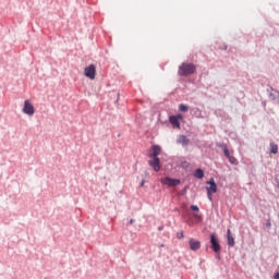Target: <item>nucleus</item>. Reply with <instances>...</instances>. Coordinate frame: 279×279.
I'll use <instances>...</instances> for the list:
<instances>
[{"instance_id": "13", "label": "nucleus", "mask_w": 279, "mask_h": 279, "mask_svg": "<svg viewBox=\"0 0 279 279\" xmlns=\"http://www.w3.org/2000/svg\"><path fill=\"white\" fill-rule=\"evenodd\" d=\"M270 154H278V145L274 142L270 143Z\"/></svg>"}, {"instance_id": "24", "label": "nucleus", "mask_w": 279, "mask_h": 279, "mask_svg": "<svg viewBox=\"0 0 279 279\" xmlns=\"http://www.w3.org/2000/svg\"><path fill=\"white\" fill-rule=\"evenodd\" d=\"M130 223H134V220H130Z\"/></svg>"}, {"instance_id": "14", "label": "nucleus", "mask_w": 279, "mask_h": 279, "mask_svg": "<svg viewBox=\"0 0 279 279\" xmlns=\"http://www.w3.org/2000/svg\"><path fill=\"white\" fill-rule=\"evenodd\" d=\"M195 178H197L198 180H202V178H204V170L202 169H197L194 173Z\"/></svg>"}, {"instance_id": "19", "label": "nucleus", "mask_w": 279, "mask_h": 279, "mask_svg": "<svg viewBox=\"0 0 279 279\" xmlns=\"http://www.w3.org/2000/svg\"><path fill=\"white\" fill-rule=\"evenodd\" d=\"M177 238H178V239H184V232H182V231H181V232H178V233H177Z\"/></svg>"}, {"instance_id": "25", "label": "nucleus", "mask_w": 279, "mask_h": 279, "mask_svg": "<svg viewBox=\"0 0 279 279\" xmlns=\"http://www.w3.org/2000/svg\"><path fill=\"white\" fill-rule=\"evenodd\" d=\"M159 230H162V227H161V228H159Z\"/></svg>"}, {"instance_id": "20", "label": "nucleus", "mask_w": 279, "mask_h": 279, "mask_svg": "<svg viewBox=\"0 0 279 279\" xmlns=\"http://www.w3.org/2000/svg\"><path fill=\"white\" fill-rule=\"evenodd\" d=\"M266 228H268V230L271 229V220L268 219L266 221Z\"/></svg>"}, {"instance_id": "8", "label": "nucleus", "mask_w": 279, "mask_h": 279, "mask_svg": "<svg viewBox=\"0 0 279 279\" xmlns=\"http://www.w3.org/2000/svg\"><path fill=\"white\" fill-rule=\"evenodd\" d=\"M161 184H165L166 186H178L180 184V180L171 179V178H163V179H161Z\"/></svg>"}, {"instance_id": "23", "label": "nucleus", "mask_w": 279, "mask_h": 279, "mask_svg": "<svg viewBox=\"0 0 279 279\" xmlns=\"http://www.w3.org/2000/svg\"><path fill=\"white\" fill-rule=\"evenodd\" d=\"M144 184H145V181L142 182L141 186H144Z\"/></svg>"}, {"instance_id": "17", "label": "nucleus", "mask_w": 279, "mask_h": 279, "mask_svg": "<svg viewBox=\"0 0 279 279\" xmlns=\"http://www.w3.org/2000/svg\"><path fill=\"white\" fill-rule=\"evenodd\" d=\"M223 154H225V156H226V158H229V157H231L232 155L230 154V150L228 149V147H223Z\"/></svg>"}, {"instance_id": "21", "label": "nucleus", "mask_w": 279, "mask_h": 279, "mask_svg": "<svg viewBox=\"0 0 279 279\" xmlns=\"http://www.w3.org/2000/svg\"><path fill=\"white\" fill-rule=\"evenodd\" d=\"M195 219H202V216L194 214Z\"/></svg>"}, {"instance_id": "12", "label": "nucleus", "mask_w": 279, "mask_h": 279, "mask_svg": "<svg viewBox=\"0 0 279 279\" xmlns=\"http://www.w3.org/2000/svg\"><path fill=\"white\" fill-rule=\"evenodd\" d=\"M161 150L160 146H153V154H150V158H158Z\"/></svg>"}, {"instance_id": "4", "label": "nucleus", "mask_w": 279, "mask_h": 279, "mask_svg": "<svg viewBox=\"0 0 279 279\" xmlns=\"http://www.w3.org/2000/svg\"><path fill=\"white\" fill-rule=\"evenodd\" d=\"M23 112H24V114H27L28 117H34L36 109L34 108V105H32V102H29V100L24 101Z\"/></svg>"}, {"instance_id": "2", "label": "nucleus", "mask_w": 279, "mask_h": 279, "mask_svg": "<svg viewBox=\"0 0 279 279\" xmlns=\"http://www.w3.org/2000/svg\"><path fill=\"white\" fill-rule=\"evenodd\" d=\"M207 184L209 185L206 187L208 199L213 202V195L214 193H217V183H215V179L211 178L207 181Z\"/></svg>"}, {"instance_id": "16", "label": "nucleus", "mask_w": 279, "mask_h": 279, "mask_svg": "<svg viewBox=\"0 0 279 279\" xmlns=\"http://www.w3.org/2000/svg\"><path fill=\"white\" fill-rule=\"evenodd\" d=\"M228 160L231 165H239V161L232 155L228 158Z\"/></svg>"}, {"instance_id": "6", "label": "nucleus", "mask_w": 279, "mask_h": 279, "mask_svg": "<svg viewBox=\"0 0 279 279\" xmlns=\"http://www.w3.org/2000/svg\"><path fill=\"white\" fill-rule=\"evenodd\" d=\"M210 243H211V250L214 252H221V245L219 244V241H217V238L215 236V233L210 235Z\"/></svg>"}, {"instance_id": "1", "label": "nucleus", "mask_w": 279, "mask_h": 279, "mask_svg": "<svg viewBox=\"0 0 279 279\" xmlns=\"http://www.w3.org/2000/svg\"><path fill=\"white\" fill-rule=\"evenodd\" d=\"M197 71V66L193 63H182L179 66L178 73L181 77H187V75H193Z\"/></svg>"}, {"instance_id": "15", "label": "nucleus", "mask_w": 279, "mask_h": 279, "mask_svg": "<svg viewBox=\"0 0 279 279\" xmlns=\"http://www.w3.org/2000/svg\"><path fill=\"white\" fill-rule=\"evenodd\" d=\"M179 110H180L181 112H189V106H186V105H184V104H181V105L179 106Z\"/></svg>"}, {"instance_id": "18", "label": "nucleus", "mask_w": 279, "mask_h": 279, "mask_svg": "<svg viewBox=\"0 0 279 279\" xmlns=\"http://www.w3.org/2000/svg\"><path fill=\"white\" fill-rule=\"evenodd\" d=\"M191 210H193L194 213H199V207H197V205H192Z\"/></svg>"}, {"instance_id": "11", "label": "nucleus", "mask_w": 279, "mask_h": 279, "mask_svg": "<svg viewBox=\"0 0 279 279\" xmlns=\"http://www.w3.org/2000/svg\"><path fill=\"white\" fill-rule=\"evenodd\" d=\"M227 240L230 247H234V236H232L230 229L227 230Z\"/></svg>"}, {"instance_id": "9", "label": "nucleus", "mask_w": 279, "mask_h": 279, "mask_svg": "<svg viewBox=\"0 0 279 279\" xmlns=\"http://www.w3.org/2000/svg\"><path fill=\"white\" fill-rule=\"evenodd\" d=\"M189 244H190V248L192 250V252H197V250H199V247H202V242L194 240V239H190Z\"/></svg>"}, {"instance_id": "22", "label": "nucleus", "mask_w": 279, "mask_h": 279, "mask_svg": "<svg viewBox=\"0 0 279 279\" xmlns=\"http://www.w3.org/2000/svg\"><path fill=\"white\" fill-rule=\"evenodd\" d=\"M275 279H279V272L275 274Z\"/></svg>"}, {"instance_id": "7", "label": "nucleus", "mask_w": 279, "mask_h": 279, "mask_svg": "<svg viewBox=\"0 0 279 279\" xmlns=\"http://www.w3.org/2000/svg\"><path fill=\"white\" fill-rule=\"evenodd\" d=\"M148 165L156 172L160 171V169H161V167H160V158H158V157H153V160H149Z\"/></svg>"}, {"instance_id": "10", "label": "nucleus", "mask_w": 279, "mask_h": 279, "mask_svg": "<svg viewBox=\"0 0 279 279\" xmlns=\"http://www.w3.org/2000/svg\"><path fill=\"white\" fill-rule=\"evenodd\" d=\"M178 145H182L183 147H186L191 143V140L186 137V135H179L177 138Z\"/></svg>"}, {"instance_id": "5", "label": "nucleus", "mask_w": 279, "mask_h": 279, "mask_svg": "<svg viewBox=\"0 0 279 279\" xmlns=\"http://www.w3.org/2000/svg\"><path fill=\"white\" fill-rule=\"evenodd\" d=\"M182 119H184V117L179 113L177 116H171L169 118V122L171 123V125H173L174 128H178V130H180V121H182Z\"/></svg>"}, {"instance_id": "3", "label": "nucleus", "mask_w": 279, "mask_h": 279, "mask_svg": "<svg viewBox=\"0 0 279 279\" xmlns=\"http://www.w3.org/2000/svg\"><path fill=\"white\" fill-rule=\"evenodd\" d=\"M84 75H85V77H88V80H95V77L97 75V69L95 68V65L90 64V65L86 66L84 70Z\"/></svg>"}]
</instances>
